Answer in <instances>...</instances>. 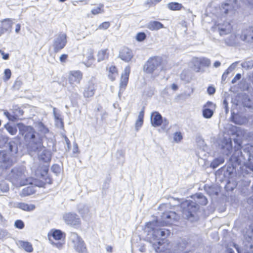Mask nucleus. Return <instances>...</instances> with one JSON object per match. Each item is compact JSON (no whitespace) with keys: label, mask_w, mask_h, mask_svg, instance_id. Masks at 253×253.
I'll use <instances>...</instances> for the list:
<instances>
[{"label":"nucleus","mask_w":253,"mask_h":253,"mask_svg":"<svg viewBox=\"0 0 253 253\" xmlns=\"http://www.w3.org/2000/svg\"><path fill=\"white\" fill-rule=\"evenodd\" d=\"M6 147L8 148L12 155H14L18 153L20 147V143L19 140L15 139L9 142Z\"/></svg>","instance_id":"20"},{"label":"nucleus","mask_w":253,"mask_h":253,"mask_svg":"<svg viewBox=\"0 0 253 253\" xmlns=\"http://www.w3.org/2000/svg\"><path fill=\"white\" fill-rule=\"evenodd\" d=\"M4 127L11 135H15L17 132L16 127L11 126L8 123L4 125Z\"/></svg>","instance_id":"41"},{"label":"nucleus","mask_w":253,"mask_h":253,"mask_svg":"<svg viewBox=\"0 0 253 253\" xmlns=\"http://www.w3.org/2000/svg\"><path fill=\"white\" fill-rule=\"evenodd\" d=\"M107 51V49H101L98 51L97 55L98 62H101L108 59L109 57V53Z\"/></svg>","instance_id":"31"},{"label":"nucleus","mask_w":253,"mask_h":253,"mask_svg":"<svg viewBox=\"0 0 253 253\" xmlns=\"http://www.w3.org/2000/svg\"><path fill=\"white\" fill-rule=\"evenodd\" d=\"M241 74H237L235 77L232 80L231 83L232 84H235L237 81L239 80L241 78Z\"/></svg>","instance_id":"61"},{"label":"nucleus","mask_w":253,"mask_h":253,"mask_svg":"<svg viewBox=\"0 0 253 253\" xmlns=\"http://www.w3.org/2000/svg\"><path fill=\"white\" fill-rule=\"evenodd\" d=\"M147 28L150 30H159L160 29L164 28L163 24L159 21H151L147 25Z\"/></svg>","instance_id":"28"},{"label":"nucleus","mask_w":253,"mask_h":253,"mask_svg":"<svg viewBox=\"0 0 253 253\" xmlns=\"http://www.w3.org/2000/svg\"><path fill=\"white\" fill-rule=\"evenodd\" d=\"M178 218L179 216L176 212L169 211L163 212L160 217H157L156 220L146 224L145 231L149 233L148 235L152 236L154 240L158 241L153 244V248L156 252H168L167 250H164L163 245L159 240L166 239L170 232L169 230L161 228V227L173 224Z\"/></svg>","instance_id":"1"},{"label":"nucleus","mask_w":253,"mask_h":253,"mask_svg":"<svg viewBox=\"0 0 253 253\" xmlns=\"http://www.w3.org/2000/svg\"><path fill=\"white\" fill-rule=\"evenodd\" d=\"M207 92L210 95H212L215 93V89L213 86H209L207 89Z\"/></svg>","instance_id":"63"},{"label":"nucleus","mask_w":253,"mask_h":253,"mask_svg":"<svg viewBox=\"0 0 253 253\" xmlns=\"http://www.w3.org/2000/svg\"><path fill=\"white\" fill-rule=\"evenodd\" d=\"M193 198L195 201V202L201 205H206L208 203L207 198L202 193H198L193 195Z\"/></svg>","instance_id":"25"},{"label":"nucleus","mask_w":253,"mask_h":253,"mask_svg":"<svg viewBox=\"0 0 253 253\" xmlns=\"http://www.w3.org/2000/svg\"><path fill=\"white\" fill-rule=\"evenodd\" d=\"M116 159L118 164L123 165L125 163V152L122 150H118L116 153Z\"/></svg>","instance_id":"35"},{"label":"nucleus","mask_w":253,"mask_h":253,"mask_svg":"<svg viewBox=\"0 0 253 253\" xmlns=\"http://www.w3.org/2000/svg\"><path fill=\"white\" fill-rule=\"evenodd\" d=\"M2 25L0 26L4 33L8 31L12 28L13 22L10 18H6L1 21Z\"/></svg>","instance_id":"27"},{"label":"nucleus","mask_w":253,"mask_h":253,"mask_svg":"<svg viewBox=\"0 0 253 253\" xmlns=\"http://www.w3.org/2000/svg\"><path fill=\"white\" fill-rule=\"evenodd\" d=\"M6 178L17 186H23L30 183L26 175V169L23 166H17L8 172Z\"/></svg>","instance_id":"6"},{"label":"nucleus","mask_w":253,"mask_h":253,"mask_svg":"<svg viewBox=\"0 0 253 253\" xmlns=\"http://www.w3.org/2000/svg\"><path fill=\"white\" fill-rule=\"evenodd\" d=\"M203 116L205 118L210 119L213 115V111L211 109L204 108L203 109Z\"/></svg>","instance_id":"39"},{"label":"nucleus","mask_w":253,"mask_h":253,"mask_svg":"<svg viewBox=\"0 0 253 253\" xmlns=\"http://www.w3.org/2000/svg\"><path fill=\"white\" fill-rule=\"evenodd\" d=\"M233 247L238 253H253V244L249 241L244 242V246L241 249L236 244H233ZM226 253H235L234 250L230 248L226 249Z\"/></svg>","instance_id":"9"},{"label":"nucleus","mask_w":253,"mask_h":253,"mask_svg":"<svg viewBox=\"0 0 253 253\" xmlns=\"http://www.w3.org/2000/svg\"><path fill=\"white\" fill-rule=\"evenodd\" d=\"M103 7V5H100L99 6L94 8L91 10L92 14L95 15L99 13H101L103 12L102 8Z\"/></svg>","instance_id":"54"},{"label":"nucleus","mask_w":253,"mask_h":253,"mask_svg":"<svg viewBox=\"0 0 253 253\" xmlns=\"http://www.w3.org/2000/svg\"><path fill=\"white\" fill-rule=\"evenodd\" d=\"M133 56L132 51L126 47H123L119 52V57L126 62L130 61Z\"/></svg>","instance_id":"16"},{"label":"nucleus","mask_w":253,"mask_h":253,"mask_svg":"<svg viewBox=\"0 0 253 253\" xmlns=\"http://www.w3.org/2000/svg\"><path fill=\"white\" fill-rule=\"evenodd\" d=\"M8 137L3 135H0V147H2L5 145H7Z\"/></svg>","instance_id":"51"},{"label":"nucleus","mask_w":253,"mask_h":253,"mask_svg":"<svg viewBox=\"0 0 253 253\" xmlns=\"http://www.w3.org/2000/svg\"><path fill=\"white\" fill-rule=\"evenodd\" d=\"M183 218L193 222L199 218L200 206L198 204L191 200H185L181 204Z\"/></svg>","instance_id":"5"},{"label":"nucleus","mask_w":253,"mask_h":253,"mask_svg":"<svg viewBox=\"0 0 253 253\" xmlns=\"http://www.w3.org/2000/svg\"><path fill=\"white\" fill-rule=\"evenodd\" d=\"M146 34L143 32L138 33L136 36V39L137 41L142 42L146 39Z\"/></svg>","instance_id":"53"},{"label":"nucleus","mask_w":253,"mask_h":253,"mask_svg":"<svg viewBox=\"0 0 253 253\" xmlns=\"http://www.w3.org/2000/svg\"><path fill=\"white\" fill-rule=\"evenodd\" d=\"M204 108H208L213 110L215 107V105L212 102L208 101L207 103L204 106Z\"/></svg>","instance_id":"59"},{"label":"nucleus","mask_w":253,"mask_h":253,"mask_svg":"<svg viewBox=\"0 0 253 253\" xmlns=\"http://www.w3.org/2000/svg\"><path fill=\"white\" fill-rule=\"evenodd\" d=\"M9 235V233L6 230L0 228V240L3 241L8 238Z\"/></svg>","instance_id":"44"},{"label":"nucleus","mask_w":253,"mask_h":253,"mask_svg":"<svg viewBox=\"0 0 253 253\" xmlns=\"http://www.w3.org/2000/svg\"><path fill=\"white\" fill-rule=\"evenodd\" d=\"M13 164V161L5 151H0V167L7 169Z\"/></svg>","instance_id":"12"},{"label":"nucleus","mask_w":253,"mask_h":253,"mask_svg":"<svg viewBox=\"0 0 253 253\" xmlns=\"http://www.w3.org/2000/svg\"><path fill=\"white\" fill-rule=\"evenodd\" d=\"M243 136L246 138L251 140L253 137V133L252 132H248L246 131H244Z\"/></svg>","instance_id":"60"},{"label":"nucleus","mask_w":253,"mask_h":253,"mask_svg":"<svg viewBox=\"0 0 253 253\" xmlns=\"http://www.w3.org/2000/svg\"><path fill=\"white\" fill-rule=\"evenodd\" d=\"M232 8V6L228 2H224L221 4V10L225 14H227Z\"/></svg>","instance_id":"42"},{"label":"nucleus","mask_w":253,"mask_h":253,"mask_svg":"<svg viewBox=\"0 0 253 253\" xmlns=\"http://www.w3.org/2000/svg\"><path fill=\"white\" fill-rule=\"evenodd\" d=\"M205 189L207 191V193L210 196H217L218 195V192L216 191L215 187L213 186H205Z\"/></svg>","instance_id":"40"},{"label":"nucleus","mask_w":253,"mask_h":253,"mask_svg":"<svg viewBox=\"0 0 253 253\" xmlns=\"http://www.w3.org/2000/svg\"><path fill=\"white\" fill-rule=\"evenodd\" d=\"M66 34L59 33L53 41V48L55 53H58L66 45L67 41Z\"/></svg>","instance_id":"8"},{"label":"nucleus","mask_w":253,"mask_h":253,"mask_svg":"<svg viewBox=\"0 0 253 253\" xmlns=\"http://www.w3.org/2000/svg\"><path fill=\"white\" fill-rule=\"evenodd\" d=\"M81 239L75 232H71L70 235V240L74 244Z\"/></svg>","instance_id":"47"},{"label":"nucleus","mask_w":253,"mask_h":253,"mask_svg":"<svg viewBox=\"0 0 253 253\" xmlns=\"http://www.w3.org/2000/svg\"><path fill=\"white\" fill-rule=\"evenodd\" d=\"M52 236L56 240H60L65 238V234L61 230L55 229L52 231Z\"/></svg>","instance_id":"33"},{"label":"nucleus","mask_w":253,"mask_h":253,"mask_svg":"<svg viewBox=\"0 0 253 253\" xmlns=\"http://www.w3.org/2000/svg\"><path fill=\"white\" fill-rule=\"evenodd\" d=\"M110 25L109 22H104L99 25V28L106 30L109 27Z\"/></svg>","instance_id":"58"},{"label":"nucleus","mask_w":253,"mask_h":253,"mask_svg":"<svg viewBox=\"0 0 253 253\" xmlns=\"http://www.w3.org/2000/svg\"><path fill=\"white\" fill-rule=\"evenodd\" d=\"M241 39L245 42H253V27H249L244 29L240 35Z\"/></svg>","instance_id":"14"},{"label":"nucleus","mask_w":253,"mask_h":253,"mask_svg":"<svg viewBox=\"0 0 253 253\" xmlns=\"http://www.w3.org/2000/svg\"><path fill=\"white\" fill-rule=\"evenodd\" d=\"M169 124V121L167 119H163V123L162 124V125H163L162 128L164 129L167 128L168 127Z\"/></svg>","instance_id":"64"},{"label":"nucleus","mask_w":253,"mask_h":253,"mask_svg":"<svg viewBox=\"0 0 253 253\" xmlns=\"http://www.w3.org/2000/svg\"><path fill=\"white\" fill-rule=\"evenodd\" d=\"M144 115V107H143L142 109L139 113V115L137 118V120L135 123V127L136 128L140 127L142 125L143 122V118Z\"/></svg>","instance_id":"34"},{"label":"nucleus","mask_w":253,"mask_h":253,"mask_svg":"<svg viewBox=\"0 0 253 253\" xmlns=\"http://www.w3.org/2000/svg\"><path fill=\"white\" fill-rule=\"evenodd\" d=\"M39 159L43 162L47 163L50 161L51 159V155L49 151L44 149L39 155Z\"/></svg>","instance_id":"29"},{"label":"nucleus","mask_w":253,"mask_h":253,"mask_svg":"<svg viewBox=\"0 0 253 253\" xmlns=\"http://www.w3.org/2000/svg\"><path fill=\"white\" fill-rule=\"evenodd\" d=\"M186 246L185 242L179 243L173 247L172 252L171 253H188V252L184 251Z\"/></svg>","instance_id":"26"},{"label":"nucleus","mask_w":253,"mask_h":253,"mask_svg":"<svg viewBox=\"0 0 253 253\" xmlns=\"http://www.w3.org/2000/svg\"><path fill=\"white\" fill-rule=\"evenodd\" d=\"M48 169L46 167H42L36 171L38 177L44 179L47 183H50L51 180L47 175Z\"/></svg>","instance_id":"19"},{"label":"nucleus","mask_w":253,"mask_h":253,"mask_svg":"<svg viewBox=\"0 0 253 253\" xmlns=\"http://www.w3.org/2000/svg\"><path fill=\"white\" fill-rule=\"evenodd\" d=\"M130 72V68L129 66H127L126 67L121 76L120 84V90L125 89L127 85Z\"/></svg>","instance_id":"17"},{"label":"nucleus","mask_w":253,"mask_h":253,"mask_svg":"<svg viewBox=\"0 0 253 253\" xmlns=\"http://www.w3.org/2000/svg\"><path fill=\"white\" fill-rule=\"evenodd\" d=\"M65 222L69 225H76L80 223V219L76 213L69 212L65 214L64 216Z\"/></svg>","instance_id":"13"},{"label":"nucleus","mask_w":253,"mask_h":253,"mask_svg":"<svg viewBox=\"0 0 253 253\" xmlns=\"http://www.w3.org/2000/svg\"><path fill=\"white\" fill-rule=\"evenodd\" d=\"M232 30V26L229 22H225L222 25H218V31L220 36L230 33Z\"/></svg>","instance_id":"21"},{"label":"nucleus","mask_w":253,"mask_h":253,"mask_svg":"<svg viewBox=\"0 0 253 253\" xmlns=\"http://www.w3.org/2000/svg\"><path fill=\"white\" fill-rule=\"evenodd\" d=\"M24 223L21 220H16L14 223V226L19 229H22L24 227Z\"/></svg>","instance_id":"52"},{"label":"nucleus","mask_w":253,"mask_h":253,"mask_svg":"<svg viewBox=\"0 0 253 253\" xmlns=\"http://www.w3.org/2000/svg\"><path fill=\"white\" fill-rule=\"evenodd\" d=\"M232 151V145L231 140L223 141L221 145V152L223 155L228 156Z\"/></svg>","instance_id":"22"},{"label":"nucleus","mask_w":253,"mask_h":253,"mask_svg":"<svg viewBox=\"0 0 253 253\" xmlns=\"http://www.w3.org/2000/svg\"><path fill=\"white\" fill-rule=\"evenodd\" d=\"M240 148L241 145L238 144L230 157L233 165L236 166L237 165L244 164L247 166V168L253 171V145L247 144L242 151Z\"/></svg>","instance_id":"4"},{"label":"nucleus","mask_w":253,"mask_h":253,"mask_svg":"<svg viewBox=\"0 0 253 253\" xmlns=\"http://www.w3.org/2000/svg\"><path fill=\"white\" fill-rule=\"evenodd\" d=\"M224 162V159L222 157H219L218 158L214 159L212 162L211 163V167L213 169L217 168L220 165L223 164Z\"/></svg>","instance_id":"37"},{"label":"nucleus","mask_w":253,"mask_h":253,"mask_svg":"<svg viewBox=\"0 0 253 253\" xmlns=\"http://www.w3.org/2000/svg\"><path fill=\"white\" fill-rule=\"evenodd\" d=\"M222 107L225 110V112L227 114L229 112V107H228V103L226 100V99H224L223 100V103H222Z\"/></svg>","instance_id":"56"},{"label":"nucleus","mask_w":253,"mask_h":253,"mask_svg":"<svg viewBox=\"0 0 253 253\" xmlns=\"http://www.w3.org/2000/svg\"><path fill=\"white\" fill-rule=\"evenodd\" d=\"M35 127L43 137V135L47 133L49 131L48 128L42 122L38 121L34 123Z\"/></svg>","instance_id":"23"},{"label":"nucleus","mask_w":253,"mask_h":253,"mask_svg":"<svg viewBox=\"0 0 253 253\" xmlns=\"http://www.w3.org/2000/svg\"><path fill=\"white\" fill-rule=\"evenodd\" d=\"M17 126L20 135L23 138L29 149L36 152L42 148V136L36 131L33 127L26 126L23 123H18Z\"/></svg>","instance_id":"2"},{"label":"nucleus","mask_w":253,"mask_h":253,"mask_svg":"<svg viewBox=\"0 0 253 253\" xmlns=\"http://www.w3.org/2000/svg\"><path fill=\"white\" fill-rule=\"evenodd\" d=\"M168 7L171 10H179L182 7V5L176 2H171L168 4Z\"/></svg>","instance_id":"38"},{"label":"nucleus","mask_w":253,"mask_h":253,"mask_svg":"<svg viewBox=\"0 0 253 253\" xmlns=\"http://www.w3.org/2000/svg\"><path fill=\"white\" fill-rule=\"evenodd\" d=\"M183 138L180 132H176L173 134V140L176 143L179 142Z\"/></svg>","instance_id":"50"},{"label":"nucleus","mask_w":253,"mask_h":253,"mask_svg":"<svg viewBox=\"0 0 253 253\" xmlns=\"http://www.w3.org/2000/svg\"><path fill=\"white\" fill-rule=\"evenodd\" d=\"M163 69L162 59L160 57L150 58L143 67L144 72L153 74L154 77L158 76Z\"/></svg>","instance_id":"7"},{"label":"nucleus","mask_w":253,"mask_h":253,"mask_svg":"<svg viewBox=\"0 0 253 253\" xmlns=\"http://www.w3.org/2000/svg\"><path fill=\"white\" fill-rule=\"evenodd\" d=\"M23 84V82L21 80L17 78L15 81L14 84L13 85L12 87L15 90H19L21 88V86Z\"/></svg>","instance_id":"48"},{"label":"nucleus","mask_w":253,"mask_h":253,"mask_svg":"<svg viewBox=\"0 0 253 253\" xmlns=\"http://www.w3.org/2000/svg\"><path fill=\"white\" fill-rule=\"evenodd\" d=\"M162 0H147L144 3V5L146 7H150L155 5L157 3L160 2Z\"/></svg>","instance_id":"46"},{"label":"nucleus","mask_w":253,"mask_h":253,"mask_svg":"<svg viewBox=\"0 0 253 253\" xmlns=\"http://www.w3.org/2000/svg\"><path fill=\"white\" fill-rule=\"evenodd\" d=\"M96 90V85H95V79L92 78L90 79L84 87L83 94L84 98H89L92 97Z\"/></svg>","instance_id":"11"},{"label":"nucleus","mask_w":253,"mask_h":253,"mask_svg":"<svg viewBox=\"0 0 253 253\" xmlns=\"http://www.w3.org/2000/svg\"><path fill=\"white\" fill-rule=\"evenodd\" d=\"M83 79V73L79 70L70 71L68 76V82L71 87L74 88L77 84H80Z\"/></svg>","instance_id":"10"},{"label":"nucleus","mask_w":253,"mask_h":253,"mask_svg":"<svg viewBox=\"0 0 253 253\" xmlns=\"http://www.w3.org/2000/svg\"><path fill=\"white\" fill-rule=\"evenodd\" d=\"M232 103L239 110L238 113H232L231 121L237 125H242L248 123V118L240 115L245 111V108L253 109V101L246 93L238 94L232 100Z\"/></svg>","instance_id":"3"},{"label":"nucleus","mask_w":253,"mask_h":253,"mask_svg":"<svg viewBox=\"0 0 253 253\" xmlns=\"http://www.w3.org/2000/svg\"><path fill=\"white\" fill-rule=\"evenodd\" d=\"M118 75L117 69L115 66H111L109 69L108 77L112 81L115 80Z\"/></svg>","instance_id":"36"},{"label":"nucleus","mask_w":253,"mask_h":253,"mask_svg":"<svg viewBox=\"0 0 253 253\" xmlns=\"http://www.w3.org/2000/svg\"><path fill=\"white\" fill-rule=\"evenodd\" d=\"M211 61L206 57L196 58L194 60L195 70L197 72H200L201 67L200 65L205 67H209L211 65Z\"/></svg>","instance_id":"15"},{"label":"nucleus","mask_w":253,"mask_h":253,"mask_svg":"<svg viewBox=\"0 0 253 253\" xmlns=\"http://www.w3.org/2000/svg\"><path fill=\"white\" fill-rule=\"evenodd\" d=\"M73 244L74 248L77 252L81 253H86V249L84 243L82 238Z\"/></svg>","instance_id":"24"},{"label":"nucleus","mask_w":253,"mask_h":253,"mask_svg":"<svg viewBox=\"0 0 253 253\" xmlns=\"http://www.w3.org/2000/svg\"><path fill=\"white\" fill-rule=\"evenodd\" d=\"M51 170L54 173L57 174L60 172V167L58 165L55 164L52 166Z\"/></svg>","instance_id":"55"},{"label":"nucleus","mask_w":253,"mask_h":253,"mask_svg":"<svg viewBox=\"0 0 253 253\" xmlns=\"http://www.w3.org/2000/svg\"><path fill=\"white\" fill-rule=\"evenodd\" d=\"M17 207L23 211H30L35 209V206L33 204H27L24 203H19L18 204Z\"/></svg>","instance_id":"32"},{"label":"nucleus","mask_w":253,"mask_h":253,"mask_svg":"<svg viewBox=\"0 0 253 253\" xmlns=\"http://www.w3.org/2000/svg\"><path fill=\"white\" fill-rule=\"evenodd\" d=\"M24 111L18 106L14 107L13 109V114L15 115L18 119L23 115Z\"/></svg>","instance_id":"45"},{"label":"nucleus","mask_w":253,"mask_h":253,"mask_svg":"<svg viewBox=\"0 0 253 253\" xmlns=\"http://www.w3.org/2000/svg\"><path fill=\"white\" fill-rule=\"evenodd\" d=\"M225 43L230 46H232L235 43V36L231 35L229 38H227L225 39Z\"/></svg>","instance_id":"49"},{"label":"nucleus","mask_w":253,"mask_h":253,"mask_svg":"<svg viewBox=\"0 0 253 253\" xmlns=\"http://www.w3.org/2000/svg\"><path fill=\"white\" fill-rule=\"evenodd\" d=\"M64 138H65V141L66 142V143L67 144V149H66V150L67 151H69L71 149L70 141L69 140V139L68 138V137L66 136H65L64 137Z\"/></svg>","instance_id":"62"},{"label":"nucleus","mask_w":253,"mask_h":253,"mask_svg":"<svg viewBox=\"0 0 253 253\" xmlns=\"http://www.w3.org/2000/svg\"><path fill=\"white\" fill-rule=\"evenodd\" d=\"M4 76H5V80L7 81L11 77V71L9 69H6L4 70Z\"/></svg>","instance_id":"57"},{"label":"nucleus","mask_w":253,"mask_h":253,"mask_svg":"<svg viewBox=\"0 0 253 253\" xmlns=\"http://www.w3.org/2000/svg\"><path fill=\"white\" fill-rule=\"evenodd\" d=\"M163 117L158 112L155 111L151 113L150 120L153 126L158 127L163 123Z\"/></svg>","instance_id":"18"},{"label":"nucleus","mask_w":253,"mask_h":253,"mask_svg":"<svg viewBox=\"0 0 253 253\" xmlns=\"http://www.w3.org/2000/svg\"><path fill=\"white\" fill-rule=\"evenodd\" d=\"M18 245L27 252L31 253L33 251L32 245L30 242L19 241L18 242Z\"/></svg>","instance_id":"30"},{"label":"nucleus","mask_w":253,"mask_h":253,"mask_svg":"<svg viewBox=\"0 0 253 253\" xmlns=\"http://www.w3.org/2000/svg\"><path fill=\"white\" fill-rule=\"evenodd\" d=\"M9 190L8 184L4 181L0 182V192H6Z\"/></svg>","instance_id":"43"}]
</instances>
